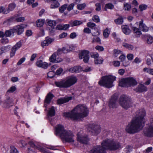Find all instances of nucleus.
Here are the masks:
<instances>
[{
	"label": "nucleus",
	"instance_id": "obj_1",
	"mask_svg": "<svg viewBox=\"0 0 153 153\" xmlns=\"http://www.w3.org/2000/svg\"><path fill=\"white\" fill-rule=\"evenodd\" d=\"M146 115V111L144 109L138 111L136 112L135 117L133 118L126 126V131L132 134L141 130L144 126V117Z\"/></svg>",
	"mask_w": 153,
	"mask_h": 153
},
{
	"label": "nucleus",
	"instance_id": "obj_2",
	"mask_svg": "<svg viewBox=\"0 0 153 153\" xmlns=\"http://www.w3.org/2000/svg\"><path fill=\"white\" fill-rule=\"evenodd\" d=\"M120 147V143L117 141L106 139L101 143V146L97 145L94 147L90 151V153H105L106 150H115Z\"/></svg>",
	"mask_w": 153,
	"mask_h": 153
},
{
	"label": "nucleus",
	"instance_id": "obj_3",
	"mask_svg": "<svg viewBox=\"0 0 153 153\" xmlns=\"http://www.w3.org/2000/svg\"><path fill=\"white\" fill-rule=\"evenodd\" d=\"M88 114V110L84 105H79L70 112L65 113L64 116L74 120L85 117Z\"/></svg>",
	"mask_w": 153,
	"mask_h": 153
},
{
	"label": "nucleus",
	"instance_id": "obj_4",
	"mask_svg": "<svg viewBox=\"0 0 153 153\" xmlns=\"http://www.w3.org/2000/svg\"><path fill=\"white\" fill-rule=\"evenodd\" d=\"M55 134L60 137L63 142L73 143L74 142V135L69 130L64 129V127L60 125H57L55 128Z\"/></svg>",
	"mask_w": 153,
	"mask_h": 153
},
{
	"label": "nucleus",
	"instance_id": "obj_5",
	"mask_svg": "<svg viewBox=\"0 0 153 153\" xmlns=\"http://www.w3.org/2000/svg\"><path fill=\"white\" fill-rule=\"evenodd\" d=\"M115 76L109 75L103 76L99 82V84L107 88H110L113 86V82L116 80Z\"/></svg>",
	"mask_w": 153,
	"mask_h": 153
},
{
	"label": "nucleus",
	"instance_id": "obj_6",
	"mask_svg": "<svg viewBox=\"0 0 153 153\" xmlns=\"http://www.w3.org/2000/svg\"><path fill=\"white\" fill-rule=\"evenodd\" d=\"M137 84L136 80L132 77L121 79L119 81V85L122 87L131 86Z\"/></svg>",
	"mask_w": 153,
	"mask_h": 153
},
{
	"label": "nucleus",
	"instance_id": "obj_7",
	"mask_svg": "<svg viewBox=\"0 0 153 153\" xmlns=\"http://www.w3.org/2000/svg\"><path fill=\"white\" fill-rule=\"evenodd\" d=\"M119 103L123 108L126 109L130 108L132 106L130 99L125 95H122L120 97Z\"/></svg>",
	"mask_w": 153,
	"mask_h": 153
},
{
	"label": "nucleus",
	"instance_id": "obj_8",
	"mask_svg": "<svg viewBox=\"0 0 153 153\" xmlns=\"http://www.w3.org/2000/svg\"><path fill=\"white\" fill-rule=\"evenodd\" d=\"M139 28L138 29L135 27H133L132 29L133 30L134 32L137 35H140L141 34L140 30L144 32H147L148 30V28L143 23V21L141 20L139 22Z\"/></svg>",
	"mask_w": 153,
	"mask_h": 153
},
{
	"label": "nucleus",
	"instance_id": "obj_9",
	"mask_svg": "<svg viewBox=\"0 0 153 153\" xmlns=\"http://www.w3.org/2000/svg\"><path fill=\"white\" fill-rule=\"evenodd\" d=\"M145 136L149 137H153V118L150 120V123L147 125V126L143 131Z\"/></svg>",
	"mask_w": 153,
	"mask_h": 153
},
{
	"label": "nucleus",
	"instance_id": "obj_10",
	"mask_svg": "<svg viewBox=\"0 0 153 153\" xmlns=\"http://www.w3.org/2000/svg\"><path fill=\"white\" fill-rule=\"evenodd\" d=\"M77 140L80 143L87 144L89 141V139L88 136L85 134L82 135L81 133L79 132L77 135Z\"/></svg>",
	"mask_w": 153,
	"mask_h": 153
},
{
	"label": "nucleus",
	"instance_id": "obj_11",
	"mask_svg": "<svg viewBox=\"0 0 153 153\" xmlns=\"http://www.w3.org/2000/svg\"><path fill=\"white\" fill-rule=\"evenodd\" d=\"M77 79L76 76H71L68 77L65 80L67 88H68L75 84L77 81Z\"/></svg>",
	"mask_w": 153,
	"mask_h": 153
},
{
	"label": "nucleus",
	"instance_id": "obj_12",
	"mask_svg": "<svg viewBox=\"0 0 153 153\" xmlns=\"http://www.w3.org/2000/svg\"><path fill=\"white\" fill-rule=\"evenodd\" d=\"M89 51L84 50L79 54V57L80 59H83V61L85 63L88 62L89 59Z\"/></svg>",
	"mask_w": 153,
	"mask_h": 153
},
{
	"label": "nucleus",
	"instance_id": "obj_13",
	"mask_svg": "<svg viewBox=\"0 0 153 153\" xmlns=\"http://www.w3.org/2000/svg\"><path fill=\"white\" fill-rule=\"evenodd\" d=\"M58 53H53L50 57L49 60L52 63H57L62 61V58L59 57Z\"/></svg>",
	"mask_w": 153,
	"mask_h": 153
},
{
	"label": "nucleus",
	"instance_id": "obj_14",
	"mask_svg": "<svg viewBox=\"0 0 153 153\" xmlns=\"http://www.w3.org/2000/svg\"><path fill=\"white\" fill-rule=\"evenodd\" d=\"M13 98L7 97L4 102L3 107L6 108H9L13 105Z\"/></svg>",
	"mask_w": 153,
	"mask_h": 153
},
{
	"label": "nucleus",
	"instance_id": "obj_15",
	"mask_svg": "<svg viewBox=\"0 0 153 153\" xmlns=\"http://www.w3.org/2000/svg\"><path fill=\"white\" fill-rule=\"evenodd\" d=\"M117 100V97L112 96L109 103V107L110 108H116Z\"/></svg>",
	"mask_w": 153,
	"mask_h": 153
},
{
	"label": "nucleus",
	"instance_id": "obj_16",
	"mask_svg": "<svg viewBox=\"0 0 153 153\" xmlns=\"http://www.w3.org/2000/svg\"><path fill=\"white\" fill-rule=\"evenodd\" d=\"M134 90L137 92L141 93L147 91V88L143 84H140Z\"/></svg>",
	"mask_w": 153,
	"mask_h": 153
},
{
	"label": "nucleus",
	"instance_id": "obj_17",
	"mask_svg": "<svg viewBox=\"0 0 153 153\" xmlns=\"http://www.w3.org/2000/svg\"><path fill=\"white\" fill-rule=\"evenodd\" d=\"M53 40V39L48 37L45 38V40L42 42L41 45L42 47L45 46H48L51 44Z\"/></svg>",
	"mask_w": 153,
	"mask_h": 153
},
{
	"label": "nucleus",
	"instance_id": "obj_18",
	"mask_svg": "<svg viewBox=\"0 0 153 153\" xmlns=\"http://www.w3.org/2000/svg\"><path fill=\"white\" fill-rule=\"evenodd\" d=\"M72 97H68L60 98L57 100V103L58 104H62L68 102L72 99Z\"/></svg>",
	"mask_w": 153,
	"mask_h": 153
},
{
	"label": "nucleus",
	"instance_id": "obj_19",
	"mask_svg": "<svg viewBox=\"0 0 153 153\" xmlns=\"http://www.w3.org/2000/svg\"><path fill=\"white\" fill-rule=\"evenodd\" d=\"M36 65L39 67H41L44 69H46L48 66V63L44 62H43L41 60H38L36 62Z\"/></svg>",
	"mask_w": 153,
	"mask_h": 153
},
{
	"label": "nucleus",
	"instance_id": "obj_20",
	"mask_svg": "<svg viewBox=\"0 0 153 153\" xmlns=\"http://www.w3.org/2000/svg\"><path fill=\"white\" fill-rule=\"evenodd\" d=\"M100 127L99 126H95L93 127L91 130V132L94 135H97L100 131Z\"/></svg>",
	"mask_w": 153,
	"mask_h": 153
},
{
	"label": "nucleus",
	"instance_id": "obj_21",
	"mask_svg": "<svg viewBox=\"0 0 153 153\" xmlns=\"http://www.w3.org/2000/svg\"><path fill=\"white\" fill-rule=\"evenodd\" d=\"M55 84L58 87L67 88L65 79L62 80L60 81L55 82Z\"/></svg>",
	"mask_w": 153,
	"mask_h": 153
},
{
	"label": "nucleus",
	"instance_id": "obj_22",
	"mask_svg": "<svg viewBox=\"0 0 153 153\" xmlns=\"http://www.w3.org/2000/svg\"><path fill=\"white\" fill-rule=\"evenodd\" d=\"M55 114V111L54 107L53 106H52L48 110V117L49 120H50L51 117H52L54 116Z\"/></svg>",
	"mask_w": 153,
	"mask_h": 153
},
{
	"label": "nucleus",
	"instance_id": "obj_23",
	"mask_svg": "<svg viewBox=\"0 0 153 153\" xmlns=\"http://www.w3.org/2000/svg\"><path fill=\"white\" fill-rule=\"evenodd\" d=\"M81 71V67L79 66H75L71 68L68 71L71 73H79Z\"/></svg>",
	"mask_w": 153,
	"mask_h": 153
},
{
	"label": "nucleus",
	"instance_id": "obj_24",
	"mask_svg": "<svg viewBox=\"0 0 153 153\" xmlns=\"http://www.w3.org/2000/svg\"><path fill=\"white\" fill-rule=\"evenodd\" d=\"M17 29V34L20 35L24 31V26L23 25H21L16 26Z\"/></svg>",
	"mask_w": 153,
	"mask_h": 153
},
{
	"label": "nucleus",
	"instance_id": "obj_25",
	"mask_svg": "<svg viewBox=\"0 0 153 153\" xmlns=\"http://www.w3.org/2000/svg\"><path fill=\"white\" fill-rule=\"evenodd\" d=\"M69 23L71 26L73 27L79 25L82 23V22L80 21L75 20V21H71L69 22Z\"/></svg>",
	"mask_w": 153,
	"mask_h": 153
},
{
	"label": "nucleus",
	"instance_id": "obj_26",
	"mask_svg": "<svg viewBox=\"0 0 153 153\" xmlns=\"http://www.w3.org/2000/svg\"><path fill=\"white\" fill-rule=\"evenodd\" d=\"M53 94H48L46 96L45 100V104H49L50 103L51 99L53 97Z\"/></svg>",
	"mask_w": 153,
	"mask_h": 153
},
{
	"label": "nucleus",
	"instance_id": "obj_27",
	"mask_svg": "<svg viewBox=\"0 0 153 153\" xmlns=\"http://www.w3.org/2000/svg\"><path fill=\"white\" fill-rule=\"evenodd\" d=\"M122 29L123 32L126 35H128L130 33L131 30L127 25L122 26Z\"/></svg>",
	"mask_w": 153,
	"mask_h": 153
},
{
	"label": "nucleus",
	"instance_id": "obj_28",
	"mask_svg": "<svg viewBox=\"0 0 153 153\" xmlns=\"http://www.w3.org/2000/svg\"><path fill=\"white\" fill-rule=\"evenodd\" d=\"M119 59L121 60V61L122 62L123 65L125 66H127L129 65V63L128 62H125V60L126 59V56L123 54H122L119 57Z\"/></svg>",
	"mask_w": 153,
	"mask_h": 153
},
{
	"label": "nucleus",
	"instance_id": "obj_29",
	"mask_svg": "<svg viewBox=\"0 0 153 153\" xmlns=\"http://www.w3.org/2000/svg\"><path fill=\"white\" fill-rule=\"evenodd\" d=\"M45 22V20L44 19H39L36 21V25L37 27H41L43 26Z\"/></svg>",
	"mask_w": 153,
	"mask_h": 153
},
{
	"label": "nucleus",
	"instance_id": "obj_30",
	"mask_svg": "<svg viewBox=\"0 0 153 153\" xmlns=\"http://www.w3.org/2000/svg\"><path fill=\"white\" fill-rule=\"evenodd\" d=\"M122 45L123 46L129 50H132L134 48L133 45L126 43H123Z\"/></svg>",
	"mask_w": 153,
	"mask_h": 153
},
{
	"label": "nucleus",
	"instance_id": "obj_31",
	"mask_svg": "<svg viewBox=\"0 0 153 153\" xmlns=\"http://www.w3.org/2000/svg\"><path fill=\"white\" fill-rule=\"evenodd\" d=\"M1 54L4 52H7L10 50V47L9 46H3L1 47Z\"/></svg>",
	"mask_w": 153,
	"mask_h": 153
},
{
	"label": "nucleus",
	"instance_id": "obj_32",
	"mask_svg": "<svg viewBox=\"0 0 153 153\" xmlns=\"http://www.w3.org/2000/svg\"><path fill=\"white\" fill-rule=\"evenodd\" d=\"M60 5L59 3L57 1H54L51 4V8L52 9H55L58 7Z\"/></svg>",
	"mask_w": 153,
	"mask_h": 153
},
{
	"label": "nucleus",
	"instance_id": "obj_33",
	"mask_svg": "<svg viewBox=\"0 0 153 153\" xmlns=\"http://www.w3.org/2000/svg\"><path fill=\"white\" fill-rule=\"evenodd\" d=\"M143 71L150 74L153 75V68L151 69L149 68H143Z\"/></svg>",
	"mask_w": 153,
	"mask_h": 153
},
{
	"label": "nucleus",
	"instance_id": "obj_34",
	"mask_svg": "<svg viewBox=\"0 0 153 153\" xmlns=\"http://www.w3.org/2000/svg\"><path fill=\"white\" fill-rule=\"evenodd\" d=\"M48 25L51 27L52 29H54L53 27L55 26L56 24V22L55 21L50 20L48 22Z\"/></svg>",
	"mask_w": 153,
	"mask_h": 153
},
{
	"label": "nucleus",
	"instance_id": "obj_35",
	"mask_svg": "<svg viewBox=\"0 0 153 153\" xmlns=\"http://www.w3.org/2000/svg\"><path fill=\"white\" fill-rule=\"evenodd\" d=\"M114 5L112 4L111 3H109L107 4L105 7V11L107 10V9H112L114 8Z\"/></svg>",
	"mask_w": 153,
	"mask_h": 153
},
{
	"label": "nucleus",
	"instance_id": "obj_36",
	"mask_svg": "<svg viewBox=\"0 0 153 153\" xmlns=\"http://www.w3.org/2000/svg\"><path fill=\"white\" fill-rule=\"evenodd\" d=\"M146 42L148 44H151L153 42V38L150 36H147L146 37Z\"/></svg>",
	"mask_w": 153,
	"mask_h": 153
},
{
	"label": "nucleus",
	"instance_id": "obj_37",
	"mask_svg": "<svg viewBox=\"0 0 153 153\" xmlns=\"http://www.w3.org/2000/svg\"><path fill=\"white\" fill-rule=\"evenodd\" d=\"M67 7L68 5L66 4H64L62 6L59 8V10L60 12L61 13H63L64 12V10L67 8Z\"/></svg>",
	"mask_w": 153,
	"mask_h": 153
},
{
	"label": "nucleus",
	"instance_id": "obj_38",
	"mask_svg": "<svg viewBox=\"0 0 153 153\" xmlns=\"http://www.w3.org/2000/svg\"><path fill=\"white\" fill-rule=\"evenodd\" d=\"M94 30L95 31V32L91 33L92 36H95L99 35L100 34V31L98 30V28H95Z\"/></svg>",
	"mask_w": 153,
	"mask_h": 153
},
{
	"label": "nucleus",
	"instance_id": "obj_39",
	"mask_svg": "<svg viewBox=\"0 0 153 153\" xmlns=\"http://www.w3.org/2000/svg\"><path fill=\"white\" fill-rule=\"evenodd\" d=\"M114 22L117 24H122L123 22V19L122 17L119 18L115 20Z\"/></svg>",
	"mask_w": 153,
	"mask_h": 153
},
{
	"label": "nucleus",
	"instance_id": "obj_40",
	"mask_svg": "<svg viewBox=\"0 0 153 153\" xmlns=\"http://www.w3.org/2000/svg\"><path fill=\"white\" fill-rule=\"evenodd\" d=\"M103 59L102 58L98 57L97 59H94V63L95 64H102L103 62Z\"/></svg>",
	"mask_w": 153,
	"mask_h": 153
},
{
	"label": "nucleus",
	"instance_id": "obj_41",
	"mask_svg": "<svg viewBox=\"0 0 153 153\" xmlns=\"http://www.w3.org/2000/svg\"><path fill=\"white\" fill-rule=\"evenodd\" d=\"M87 26L92 29H95V28H97L96 27V25L95 24L90 22H88L87 23Z\"/></svg>",
	"mask_w": 153,
	"mask_h": 153
},
{
	"label": "nucleus",
	"instance_id": "obj_42",
	"mask_svg": "<svg viewBox=\"0 0 153 153\" xmlns=\"http://www.w3.org/2000/svg\"><path fill=\"white\" fill-rule=\"evenodd\" d=\"M10 153H19V152L14 146H10Z\"/></svg>",
	"mask_w": 153,
	"mask_h": 153
},
{
	"label": "nucleus",
	"instance_id": "obj_43",
	"mask_svg": "<svg viewBox=\"0 0 153 153\" xmlns=\"http://www.w3.org/2000/svg\"><path fill=\"white\" fill-rule=\"evenodd\" d=\"M22 46V42L20 41L18 42L13 47V49L16 50L19 49Z\"/></svg>",
	"mask_w": 153,
	"mask_h": 153
},
{
	"label": "nucleus",
	"instance_id": "obj_44",
	"mask_svg": "<svg viewBox=\"0 0 153 153\" xmlns=\"http://www.w3.org/2000/svg\"><path fill=\"white\" fill-rule=\"evenodd\" d=\"M86 7V4L85 3H83L81 4H79L77 6V8L79 10H82Z\"/></svg>",
	"mask_w": 153,
	"mask_h": 153
},
{
	"label": "nucleus",
	"instance_id": "obj_45",
	"mask_svg": "<svg viewBox=\"0 0 153 153\" xmlns=\"http://www.w3.org/2000/svg\"><path fill=\"white\" fill-rule=\"evenodd\" d=\"M114 56L116 57L118 55L121 54L122 53V52L119 50L114 49Z\"/></svg>",
	"mask_w": 153,
	"mask_h": 153
},
{
	"label": "nucleus",
	"instance_id": "obj_46",
	"mask_svg": "<svg viewBox=\"0 0 153 153\" xmlns=\"http://www.w3.org/2000/svg\"><path fill=\"white\" fill-rule=\"evenodd\" d=\"M16 5L14 3H11L9 4L8 9L10 11L13 10L16 7Z\"/></svg>",
	"mask_w": 153,
	"mask_h": 153
},
{
	"label": "nucleus",
	"instance_id": "obj_47",
	"mask_svg": "<svg viewBox=\"0 0 153 153\" xmlns=\"http://www.w3.org/2000/svg\"><path fill=\"white\" fill-rule=\"evenodd\" d=\"M109 33L110 31L109 30L107 29H105L104 30L103 33V35L104 37L105 38H107L108 36Z\"/></svg>",
	"mask_w": 153,
	"mask_h": 153
},
{
	"label": "nucleus",
	"instance_id": "obj_48",
	"mask_svg": "<svg viewBox=\"0 0 153 153\" xmlns=\"http://www.w3.org/2000/svg\"><path fill=\"white\" fill-rule=\"evenodd\" d=\"M93 20L96 22H99L100 21L99 17L96 15H94L92 18Z\"/></svg>",
	"mask_w": 153,
	"mask_h": 153
},
{
	"label": "nucleus",
	"instance_id": "obj_49",
	"mask_svg": "<svg viewBox=\"0 0 153 153\" xmlns=\"http://www.w3.org/2000/svg\"><path fill=\"white\" fill-rule=\"evenodd\" d=\"M16 90V88L15 86L11 87L7 91V92L12 93Z\"/></svg>",
	"mask_w": 153,
	"mask_h": 153
},
{
	"label": "nucleus",
	"instance_id": "obj_50",
	"mask_svg": "<svg viewBox=\"0 0 153 153\" xmlns=\"http://www.w3.org/2000/svg\"><path fill=\"white\" fill-rule=\"evenodd\" d=\"M19 144L21 146V147H24L27 145V143L23 140H21L19 141Z\"/></svg>",
	"mask_w": 153,
	"mask_h": 153
},
{
	"label": "nucleus",
	"instance_id": "obj_51",
	"mask_svg": "<svg viewBox=\"0 0 153 153\" xmlns=\"http://www.w3.org/2000/svg\"><path fill=\"white\" fill-rule=\"evenodd\" d=\"M100 39L99 37H94L93 39L92 42L93 43L96 42L100 43Z\"/></svg>",
	"mask_w": 153,
	"mask_h": 153
},
{
	"label": "nucleus",
	"instance_id": "obj_52",
	"mask_svg": "<svg viewBox=\"0 0 153 153\" xmlns=\"http://www.w3.org/2000/svg\"><path fill=\"white\" fill-rule=\"evenodd\" d=\"M95 5L96 7V8L95 9L97 11H100L101 9L100 4L99 3H97L95 4Z\"/></svg>",
	"mask_w": 153,
	"mask_h": 153
},
{
	"label": "nucleus",
	"instance_id": "obj_53",
	"mask_svg": "<svg viewBox=\"0 0 153 153\" xmlns=\"http://www.w3.org/2000/svg\"><path fill=\"white\" fill-rule=\"evenodd\" d=\"M139 8L140 10L141 11H142L144 10H146L147 8V6L146 5H140L139 6Z\"/></svg>",
	"mask_w": 153,
	"mask_h": 153
},
{
	"label": "nucleus",
	"instance_id": "obj_54",
	"mask_svg": "<svg viewBox=\"0 0 153 153\" xmlns=\"http://www.w3.org/2000/svg\"><path fill=\"white\" fill-rule=\"evenodd\" d=\"M68 52V50L67 49L66 50L65 48H63L62 49H59L58 50V52H62L64 53H67Z\"/></svg>",
	"mask_w": 153,
	"mask_h": 153
},
{
	"label": "nucleus",
	"instance_id": "obj_55",
	"mask_svg": "<svg viewBox=\"0 0 153 153\" xmlns=\"http://www.w3.org/2000/svg\"><path fill=\"white\" fill-rule=\"evenodd\" d=\"M1 42L3 44H5L7 43L8 42V39L5 37L4 38H2L1 40Z\"/></svg>",
	"mask_w": 153,
	"mask_h": 153
},
{
	"label": "nucleus",
	"instance_id": "obj_56",
	"mask_svg": "<svg viewBox=\"0 0 153 153\" xmlns=\"http://www.w3.org/2000/svg\"><path fill=\"white\" fill-rule=\"evenodd\" d=\"M16 20L18 22H23L25 19V18L23 17H17L16 18Z\"/></svg>",
	"mask_w": 153,
	"mask_h": 153
},
{
	"label": "nucleus",
	"instance_id": "obj_57",
	"mask_svg": "<svg viewBox=\"0 0 153 153\" xmlns=\"http://www.w3.org/2000/svg\"><path fill=\"white\" fill-rule=\"evenodd\" d=\"M74 6V4L73 3H71L70 4L68 7H67V10L68 11H70V10H72Z\"/></svg>",
	"mask_w": 153,
	"mask_h": 153
},
{
	"label": "nucleus",
	"instance_id": "obj_58",
	"mask_svg": "<svg viewBox=\"0 0 153 153\" xmlns=\"http://www.w3.org/2000/svg\"><path fill=\"white\" fill-rule=\"evenodd\" d=\"M37 54L36 53H33L31 56L30 59V61L31 62H33L35 59L37 57Z\"/></svg>",
	"mask_w": 153,
	"mask_h": 153
},
{
	"label": "nucleus",
	"instance_id": "obj_59",
	"mask_svg": "<svg viewBox=\"0 0 153 153\" xmlns=\"http://www.w3.org/2000/svg\"><path fill=\"white\" fill-rule=\"evenodd\" d=\"M4 35L6 37L10 36L12 35V33L10 30H7L5 31Z\"/></svg>",
	"mask_w": 153,
	"mask_h": 153
},
{
	"label": "nucleus",
	"instance_id": "obj_60",
	"mask_svg": "<svg viewBox=\"0 0 153 153\" xmlns=\"http://www.w3.org/2000/svg\"><path fill=\"white\" fill-rule=\"evenodd\" d=\"M57 147V146H48L47 147H46V148L53 150H56L58 149H56V148Z\"/></svg>",
	"mask_w": 153,
	"mask_h": 153
},
{
	"label": "nucleus",
	"instance_id": "obj_61",
	"mask_svg": "<svg viewBox=\"0 0 153 153\" xmlns=\"http://www.w3.org/2000/svg\"><path fill=\"white\" fill-rule=\"evenodd\" d=\"M131 8V6L129 4H126L124 5V9L125 10H129Z\"/></svg>",
	"mask_w": 153,
	"mask_h": 153
},
{
	"label": "nucleus",
	"instance_id": "obj_62",
	"mask_svg": "<svg viewBox=\"0 0 153 153\" xmlns=\"http://www.w3.org/2000/svg\"><path fill=\"white\" fill-rule=\"evenodd\" d=\"M16 51V50L15 49H13V47L12 48L11 50L10 53V56L11 57H12L15 55Z\"/></svg>",
	"mask_w": 153,
	"mask_h": 153
},
{
	"label": "nucleus",
	"instance_id": "obj_63",
	"mask_svg": "<svg viewBox=\"0 0 153 153\" xmlns=\"http://www.w3.org/2000/svg\"><path fill=\"white\" fill-rule=\"evenodd\" d=\"M25 57H23L21 58L19 62L17 63L18 65H21L22 63H23L25 61Z\"/></svg>",
	"mask_w": 153,
	"mask_h": 153
},
{
	"label": "nucleus",
	"instance_id": "obj_64",
	"mask_svg": "<svg viewBox=\"0 0 153 153\" xmlns=\"http://www.w3.org/2000/svg\"><path fill=\"white\" fill-rule=\"evenodd\" d=\"M91 57L94 59H97L99 57V55L98 53H92L91 54Z\"/></svg>",
	"mask_w": 153,
	"mask_h": 153
}]
</instances>
